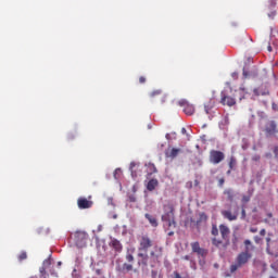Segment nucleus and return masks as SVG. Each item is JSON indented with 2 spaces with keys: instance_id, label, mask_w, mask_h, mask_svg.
Instances as JSON below:
<instances>
[{
  "instance_id": "f257e3e1",
  "label": "nucleus",
  "mask_w": 278,
  "mask_h": 278,
  "mask_svg": "<svg viewBox=\"0 0 278 278\" xmlns=\"http://www.w3.org/2000/svg\"><path fill=\"white\" fill-rule=\"evenodd\" d=\"M163 215L161 220L167 223V229H175L177 227V222H175V206L170 202H166L163 205Z\"/></svg>"
},
{
  "instance_id": "f03ea898",
  "label": "nucleus",
  "mask_w": 278,
  "mask_h": 278,
  "mask_svg": "<svg viewBox=\"0 0 278 278\" xmlns=\"http://www.w3.org/2000/svg\"><path fill=\"white\" fill-rule=\"evenodd\" d=\"M219 232L222 236V239L213 238L212 239V245L216 247L217 249H227L229 247V233H231V230L229 227H227L225 224L219 225Z\"/></svg>"
},
{
  "instance_id": "7ed1b4c3",
  "label": "nucleus",
  "mask_w": 278,
  "mask_h": 278,
  "mask_svg": "<svg viewBox=\"0 0 278 278\" xmlns=\"http://www.w3.org/2000/svg\"><path fill=\"white\" fill-rule=\"evenodd\" d=\"M251 257H253L252 253H247V252L239 253L236 258V264H232L230 266V273H236L238 268H242V266L249 263V260H251Z\"/></svg>"
},
{
  "instance_id": "20e7f679",
  "label": "nucleus",
  "mask_w": 278,
  "mask_h": 278,
  "mask_svg": "<svg viewBox=\"0 0 278 278\" xmlns=\"http://www.w3.org/2000/svg\"><path fill=\"white\" fill-rule=\"evenodd\" d=\"M139 247L138 251L143 253H149V249L153 247V240L149 237V235H142L138 238Z\"/></svg>"
},
{
  "instance_id": "39448f33",
  "label": "nucleus",
  "mask_w": 278,
  "mask_h": 278,
  "mask_svg": "<svg viewBox=\"0 0 278 278\" xmlns=\"http://www.w3.org/2000/svg\"><path fill=\"white\" fill-rule=\"evenodd\" d=\"M265 135L267 138L277 136L278 134V123L275 119H269L265 124L264 128Z\"/></svg>"
},
{
  "instance_id": "423d86ee",
  "label": "nucleus",
  "mask_w": 278,
  "mask_h": 278,
  "mask_svg": "<svg viewBox=\"0 0 278 278\" xmlns=\"http://www.w3.org/2000/svg\"><path fill=\"white\" fill-rule=\"evenodd\" d=\"M240 214V208L238 206L235 207L233 212H231V210H225L222 211V216H224V218H226V220H238V216Z\"/></svg>"
},
{
  "instance_id": "0eeeda50",
  "label": "nucleus",
  "mask_w": 278,
  "mask_h": 278,
  "mask_svg": "<svg viewBox=\"0 0 278 278\" xmlns=\"http://www.w3.org/2000/svg\"><path fill=\"white\" fill-rule=\"evenodd\" d=\"M225 160V153L218 150H212L210 152V162L211 164H220Z\"/></svg>"
},
{
  "instance_id": "6e6552de",
  "label": "nucleus",
  "mask_w": 278,
  "mask_h": 278,
  "mask_svg": "<svg viewBox=\"0 0 278 278\" xmlns=\"http://www.w3.org/2000/svg\"><path fill=\"white\" fill-rule=\"evenodd\" d=\"M76 245L80 249L86 247V242L88 241V233L84 231H76L74 235Z\"/></svg>"
},
{
  "instance_id": "1a4fd4ad",
  "label": "nucleus",
  "mask_w": 278,
  "mask_h": 278,
  "mask_svg": "<svg viewBox=\"0 0 278 278\" xmlns=\"http://www.w3.org/2000/svg\"><path fill=\"white\" fill-rule=\"evenodd\" d=\"M190 247L192 253H195L198 257H207V250L201 248L199 241L191 242Z\"/></svg>"
},
{
  "instance_id": "9d476101",
  "label": "nucleus",
  "mask_w": 278,
  "mask_h": 278,
  "mask_svg": "<svg viewBox=\"0 0 278 278\" xmlns=\"http://www.w3.org/2000/svg\"><path fill=\"white\" fill-rule=\"evenodd\" d=\"M137 266L140 268V266H143L147 268L149 266V253L148 252H139L137 254Z\"/></svg>"
},
{
  "instance_id": "9b49d317",
  "label": "nucleus",
  "mask_w": 278,
  "mask_h": 278,
  "mask_svg": "<svg viewBox=\"0 0 278 278\" xmlns=\"http://www.w3.org/2000/svg\"><path fill=\"white\" fill-rule=\"evenodd\" d=\"M220 103L222 105H227L228 108H233L236 105V98L229 94H226L225 91L220 93Z\"/></svg>"
},
{
  "instance_id": "f8f14e48",
  "label": "nucleus",
  "mask_w": 278,
  "mask_h": 278,
  "mask_svg": "<svg viewBox=\"0 0 278 278\" xmlns=\"http://www.w3.org/2000/svg\"><path fill=\"white\" fill-rule=\"evenodd\" d=\"M178 105L184 108V112L187 116H192V114H194V105L190 104L187 100H180Z\"/></svg>"
},
{
  "instance_id": "ddd939ff",
  "label": "nucleus",
  "mask_w": 278,
  "mask_h": 278,
  "mask_svg": "<svg viewBox=\"0 0 278 278\" xmlns=\"http://www.w3.org/2000/svg\"><path fill=\"white\" fill-rule=\"evenodd\" d=\"M162 253H164V248L154 245L153 250L150 252V257L152 261L159 262L160 257H162Z\"/></svg>"
},
{
  "instance_id": "4468645a",
  "label": "nucleus",
  "mask_w": 278,
  "mask_h": 278,
  "mask_svg": "<svg viewBox=\"0 0 278 278\" xmlns=\"http://www.w3.org/2000/svg\"><path fill=\"white\" fill-rule=\"evenodd\" d=\"M77 205L79 210H89V207H92V201H89L86 198H79L77 200Z\"/></svg>"
},
{
  "instance_id": "2eb2a0df",
  "label": "nucleus",
  "mask_w": 278,
  "mask_h": 278,
  "mask_svg": "<svg viewBox=\"0 0 278 278\" xmlns=\"http://www.w3.org/2000/svg\"><path fill=\"white\" fill-rule=\"evenodd\" d=\"M181 153V149L179 148H172L170 151H167L165 153L166 157H170V160H175V157H177V155H179Z\"/></svg>"
},
{
  "instance_id": "dca6fc26",
  "label": "nucleus",
  "mask_w": 278,
  "mask_h": 278,
  "mask_svg": "<svg viewBox=\"0 0 278 278\" xmlns=\"http://www.w3.org/2000/svg\"><path fill=\"white\" fill-rule=\"evenodd\" d=\"M110 247H112V249H114V251H116L117 253H121L123 251V244L117 239H112Z\"/></svg>"
},
{
  "instance_id": "f3484780",
  "label": "nucleus",
  "mask_w": 278,
  "mask_h": 278,
  "mask_svg": "<svg viewBox=\"0 0 278 278\" xmlns=\"http://www.w3.org/2000/svg\"><path fill=\"white\" fill-rule=\"evenodd\" d=\"M144 218H147L148 223L151 225V227H157V225H160L157 223V218L149 213L144 214Z\"/></svg>"
},
{
  "instance_id": "a211bd4d",
  "label": "nucleus",
  "mask_w": 278,
  "mask_h": 278,
  "mask_svg": "<svg viewBox=\"0 0 278 278\" xmlns=\"http://www.w3.org/2000/svg\"><path fill=\"white\" fill-rule=\"evenodd\" d=\"M243 244L245 247L243 253H251L252 251H255V245H253V242H251V240H244Z\"/></svg>"
},
{
  "instance_id": "6ab92c4d",
  "label": "nucleus",
  "mask_w": 278,
  "mask_h": 278,
  "mask_svg": "<svg viewBox=\"0 0 278 278\" xmlns=\"http://www.w3.org/2000/svg\"><path fill=\"white\" fill-rule=\"evenodd\" d=\"M146 167H147V173H148L149 177H151V175H155V173H157V167H155V164H153V163L146 164Z\"/></svg>"
},
{
  "instance_id": "aec40b11",
  "label": "nucleus",
  "mask_w": 278,
  "mask_h": 278,
  "mask_svg": "<svg viewBox=\"0 0 278 278\" xmlns=\"http://www.w3.org/2000/svg\"><path fill=\"white\" fill-rule=\"evenodd\" d=\"M159 181L155 178H152L149 180L148 185H147V190H149V192H153V190H155V187L159 186Z\"/></svg>"
},
{
  "instance_id": "412c9836",
  "label": "nucleus",
  "mask_w": 278,
  "mask_h": 278,
  "mask_svg": "<svg viewBox=\"0 0 278 278\" xmlns=\"http://www.w3.org/2000/svg\"><path fill=\"white\" fill-rule=\"evenodd\" d=\"M224 194H226L227 199H228L230 202H232L233 199H235V197H236V194H233V190H231V189H226V190L224 191Z\"/></svg>"
},
{
  "instance_id": "4be33fe9",
  "label": "nucleus",
  "mask_w": 278,
  "mask_h": 278,
  "mask_svg": "<svg viewBox=\"0 0 278 278\" xmlns=\"http://www.w3.org/2000/svg\"><path fill=\"white\" fill-rule=\"evenodd\" d=\"M122 270L123 273H131V270H134V265L129 263H124L122 266Z\"/></svg>"
},
{
  "instance_id": "5701e85b",
  "label": "nucleus",
  "mask_w": 278,
  "mask_h": 278,
  "mask_svg": "<svg viewBox=\"0 0 278 278\" xmlns=\"http://www.w3.org/2000/svg\"><path fill=\"white\" fill-rule=\"evenodd\" d=\"M49 274H47V267L41 266L39 268V278H48Z\"/></svg>"
},
{
  "instance_id": "b1692460",
  "label": "nucleus",
  "mask_w": 278,
  "mask_h": 278,
  "mask_svg": "<svg viewBox=\"0 0 278 278\" xmlns=\"http://www.w3.org/2000/svg\"><path fill=\"white\" fill-rule=\"evenodd\" d=\"M236 164H237L236 157L231 156L230 161H229V168H230V170H233V168L236 167Z\"/></svg>"
},
{
  "instance_id": "393cba45",
  "label": "nucleus",
  "mask_w": 278,
  "mask_h": 278,
  "mask_svg": "<svg viewBox=\"0 0 278 278\" xmlns=\"http://www.w3.org/2000/svg\"><path fill=\"white\" fill-rule=\"evenodd\" d=\"M160 94H162V90L157 89L150 93V98L155 99V97H160Z\"/></svg>"
},
{
  "instance_id": "a878e982",
  "label": "nucleus",
  "mask_w": 278,
  "mask_h": 278,
  "mask_svg": "<svg viewBox=\"0 0 278 278\" xmlns=\"http://www.w3.org/2000/svg\"><path fill=\"white\" fill-rule=\"evenodd\" d=\"M212 236H214L216 238V236H218V227L216 226V224L212 225V230H211Z\"/></svg>"
},
{
  "instance_id": "bb28decb",
  "label": "nucleus",
  "mask_w": 278,
  "mask_h": 278,
  "mask_svg": "<svg viewBox=\"0 0 278 278\" xmlns=\"http://www.w3.org/2000/svg\"><path fill=\"white\" fill-rule=\"evenodd\" d=\"M26 258H27V252H25V251H22L20 253V255L17 256L18 262H23Z\"/></svg>"
},
{
  "instance_id": "cd10ccee",
  "label": "nucleus",
  "mask_w": 278,
  "mask_h": 278,
  "mask_svg": "<svg viewBox=\"0 0 278 278\" xmlns=\"http://www.w3.org/2000/svg\"><path fill=\"white\" fill-rule=\"evenodd\" d=\"M134 168H136V163L135 162L130 163L131 176L132 177H138V175L136 173H134Z\"/></svg>"
},
{
  "instance_id": "c85d7f7f",
  "label": "nucleus",
  "mask_w": 278,
  "mask_h": 278,
  "mask_svg": "<svg viewBox=\"0 0 278 278\" xmlns=\"http://www.w3.org/2000/svg\"><path fill=\"white\" fill-rule=\"evenodd\" d=\"M126 261L128 262V264L134 263V255L132 254H126Z\"/></svg>"
},
{
  "instance_id": "c756f323",
  "label": "nucleus",
  "mask_w": 278,
  "mask_h": 278,
  "mask_svg": "<svg viewBox=\"0 0 278 278\" xmlns=\"http://www.w3.org/2000/svg\"><path fill=\"white\" fill-rule=\"evenodd\" d=\"M270 237H267L266 238V243H267V247H266V251H267V253H270Z\"/></svg>"
},
{
  "instance_id": "7c9ffc66",
  "label": "nucleus",
  "mask_w": 278,
  "mask_h": 278,
  "mask_svg": "<svg viewBox=\"0 0 278 278\" xmlns=\"http://www.w3.org/2000/svg\"><path fill=\"white\" fill-rule=\"evenodd\" d=\"M202 220H207V215L205 213L200 214V220H198V223H201Z\"/></svg>"
},
{
  "instance_id": "2f4dec72",
  "label": "nucleus",
  "mask_w": 278,
  "mask_h": 278,
  "mask_svg": "<svg viewBox=\"0 0 278 278\" xmlns=\"http://www.w3.org/2000/svg\"><path fill=\"white\" fill-rule=\"evenodd\" d=\"M251 201V197L250 195H243L242 197V203H249Z\"/></svg>"
},
{
  "instance_id": "473e14b6",
  "label": "nucleus",
  "mask_w": 278,
  "mask_h": 278,
  "mask_svg": "<svg viewBox=\"0 0 278 278\" xmlns=\"http://www.w3.org/2000/svg\"><path fill=\"white\" fill-rule=\"evenodd\" d=\"M42 266H45V268H47V266H51V258L45 260Z\"/></svg>"
},
{
  "instance_id": "72a5a7b5",
  "label": "nucleus",
  "mask_w": 278,
  "mask_h": 278,
  "mask_svg": "<svg viewBox=\"0 0 278 278\" xmlns=\"http://www.w3.org/2000/svg\"><path fill=\"white\" fill-rule=\"evenodd\" d=\"M254 242L256 244H261L262 243V238L260 236H254Z\"/></svg>"
},
{
  "instance_id": "f704fd0d",
  "label": "nucleus",
  "mask_w": 278,
  "mask_h": 278,
  "mask_svg": "<svg viewBox=\"0 0 278 278\" xmlns=\"http://www.w3.org/2000/svg\"><path fill=\"white\" fill-rule=\"evenodd\" d=\"M139 84H147V77L140 76L139 77Z\"/></svg>"
},
{
  "instance_id": "c9c22d12",
  "label": "nucleus",
  "mask_w": 278,
  "mask_h": 278,
  "mask_svg": "<svg viewBox=\"0 0 278 278\" xmlns=\"http://www.w3.org/2000/svg\"><path fill=\"white\" fill-rule=\"evenodd\" d=\"M241 218L242 220H244V218H247V210L242 208L241 211Z\"/></svg>"
},
{
  "instance_id": "e433bc0d",
  "label": "nucleus",
  "mask_w": 278,
  "mask_h": 278,
  "mask_svg": "<svg viewBox=\"0 0 278 278\" xmlns=\"http://www.w3.org/2000/svg\"><path fill=\"white\" fill-rule=\"evenodd\" d=\"M218 186H219L220 188H223V186H225V178H220V179L218 180Z\"/></svg>"
},
{
  "instance_id": "4c0bfd02",
  "label": "nucleus",
  "mask_w": 278,
  "mask_h": 278,
  "mask_svg": "<svg viewBox=\"0 0 278 278\" xmlns=\"http://www.w3.org/2000/svg\"><path fill=\"white\" fill-rule=\"evenodd\" d=\"M250 232H251V233H257V228L251 227V228H250Z\"/></svg>"
},
{
  "instance_id": "58836bf2",
  "label": "nucleus",
  "mask_w": 278,
  "mask_h": 278,
  "mask_svg": "<svg viewBox=\"0 0 278 278\" xmlns=\"http://www.w3.org/2000/svg\"><path fill=\"white\" fill-rule=\"evenodd\" d=\"M118 173H121V168L115 169V172H114L115 179H117L116 175H118Z\"/></svg>"
},
{
  "instance_id": "ea45409f",
  "label": "nucleus",
  "mask_w": 278,
  "mask_h": 278,
  "mask_svg": "<svg viewBox=\"0 0 278 278\" xmlns=\"http://www.w3.org/2000/svg\"><path fill=\"white\" fill-rule=\"evenodd\" d=\"M260 236H266V229H262L261 231H260Z\"/></svg>"
},
{
  "instance_id": "a19ab883",
  "label": "nucleus",
  "mask_w": 278,
  "mask_h": 278,
  "mask_svg": "<svg viewBox=\"0 0 278 278\" xmlns=\"http://www.w3.org/2000/svg\"><path fill=\"white\" fill-rule=\"evenodd\" d=\"M174 278H181V275H179L177 271H174Z\"/></svg>"
},
{
  "instance_id": "79ce46f5",
  "label": "nucleus",
  "mask_w": 278,
  "mask_h": 278,
  "mask_svg": "<svg viewBox=\"0 0 278 278\" xmlns=\"http://www.w3.org/2000/svg\"><path fill=\"white\" fill-rule=\"evenodd\" d=\"M204 110H205V113H206V114H210V106H208V105H205V106H204Z\"/></svg>"
},
{
  "instance_id": "37998d69",
  "label": "nucleus",
  "mask_w": 278,
  "mask_h": 278,
  "mask_svg": "<svg viewBox=\"0 0 278 278\" xmlns=\"http://www.w3.org/2000/svg\"><path fill=\"white\" fill-rule=\"evenodd\" d=\"M96 275H103V271L101 269H96Z\"/></svg>"
},
{
  "instance_id": "c03bdc74",
  "label": "nucleus",
  "mask_w": 278,
  "mask_h": 278,
  "mask_svg": "<svg viewBox=\"0 0 278 278\" xmlns=\"http://www.w3.org/2000/svg\"><path fill=\"white\" fill-rule=\"evenodd\" d=\"M243 77H249V72H247L245 70H243Z\"/></svg>"
},
{
  "instance_id": "a18cd8bd",
  "label": "nucleus",
  "mask_w": 278,
  "mask_h": 278,
  "mask_svg": "<svg viewBox=\"0 0 278 278\" xmlns=\"http://www.w3.org/2000/svg\"><path fill=\"white\" fill-rule=\"evenodd\" d=\"M253 92L256 97H260V91L257 89H254Z\"/></svg>"
},
{
  "instance_id": "49530a36",
  "label": "nucleus",
  "mask_w": 278,
  "mask_h": 278,
  "mask_svg": "<svg viewBox=\"0 0 278 278\" xmlns=\"http://www.w3.org/2000/svg\"><path fill=\"white\" fill-rule=\"evenodd\" d=\"M240 92H245L247 93V89L244 87H240Z\"/></svg>"
},
{
  "instance_id": "de8ad7c7",
  "label": "nucleus",
  "mask_w": 278,
  "mask_h": 278,
  "mask_svg": "<svg viewBox=\"0 0 278 278\" xmlns=\"http://www.w3.org/2000/svg\"><path fill=\"white\" fill-rule=\"evenodd\" d=\"M182 258L186 260V261H190V255H186Z\"/></svg>"
},
{
  "instance_id": "09e8293b",
  "label": "nucleus",
  "mask_w": 278,
  "mask_h": 278,
  "mask_svg": "<svg viewBox=\"0 0 278 278\" xmlns=\"http://www.w3.org/2000/svg\"><path fill=\"white\" fill-rule=\"evenodd\" d=\"M267 51H269V53L273 51V47L271 46H268L267 47Z\"/></svg>"
},
{
  "instance_id": "8fccbe9b",
  "label": "nucleus",
  "mask_w": 278,
  "mask_h": 278,
  "mask_svg": "<svg viewBox=\"0 0 278 278\" xmlns=\"http://www.w3.org/2000/svg\"><path fill=\"white\" fill-rule=\"evenodd\" d=\"M167 236H175V232H174V231H169V232L167 233Z\"/></svg>"
},
{
  "instance_id": "3c124183",
  "label": "nucleus",
  "mask_w": 278,
  "mask_h": 278,
  "mask_svg": "<svg viewBox=\"0 0 278 278\" xmlns=\"http://www.w3.org/2000/svg\"><path fill=\"white\" fill-rule=\"evenodd\" d=\"M181 134H186V128H182V129H181Z\"/></svg>"
},
{
  "instance_id": "603ef678",
  "label": "nucleus",
  "mask_w": 278,
  "mask_h": 278,
  "mask_svg": "<svg viewBox=\"0 0 278 278\" xmlns=\"http://www.w3.org/2000/svg\"><path fill=\"white\" fill-rule=\"evenodd\" d=\"M254 160H255V161L260 160V156H255Z\"/></svg>"
},
{
  "instance_id": "864d4df0",
  "label": "nucleus",
  "mask_w": 278,
  "mask_h": 278,
  "mask_svg": "<svg viewBox=\"0 0 278 278\" xmlns=\"http://www.w3.org/2000/svg\"><path fill=\"white\" fill-rule=\"evenodd\" d=\"M58 266H62V262H58Z\"/></svg>"
},
{
  "instance_id": "5fc2aeb1",
  "label": "nucleus",
  "mask_w": 278,
  "mask_h": 278,
  "mask_svg": "<svg viewBox=\"0 0 278 278\" xmlns=\"http://www.w3.org/2000/svg\"><path fill=\"white\" fill-rule=\"evenodd\" d=\"M231 173V169H229L228 172H227V175H229Z\"/></svg>"
},
{
  "instance_id": "6e6d98bb",
  "label": "nucleus",
  "mask_w": 278,
  "mask_h": 278,
  "mask_svg": "<svg viewBox=\"0 0 278 278\" xmlns=\"http://www.w3.org/2000/svg\"><path fill=\"white\" fill-rule=\"evenodd\" d=\"M130 201H132V202H134V201H136V199L131 198V199H130Z\"/></svg>"
},
{
  "instance_id": "4d7b16f0",
  "label": "nucleus",
  "mask_w": 278,
  "mask_h": 278,
  "mask_svg": "<svg viewBox=\"0 0 278 278\" xmlns=\"http://www.w3.org/2000/svg\"><path fill=\"white\" fill-rule=\"evenodd\" d=\"M30 278H38V276H31Z\"/></svg>"
}]
</instances>
